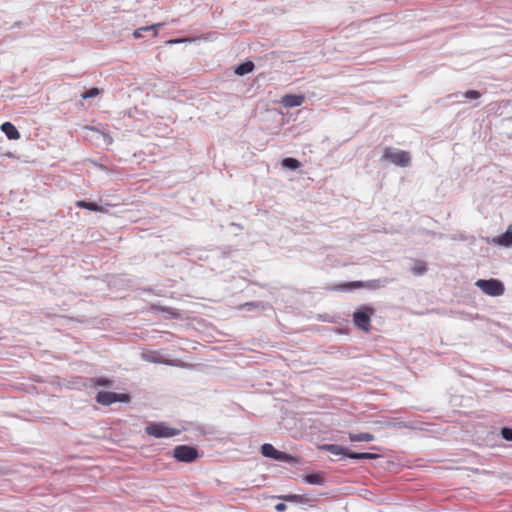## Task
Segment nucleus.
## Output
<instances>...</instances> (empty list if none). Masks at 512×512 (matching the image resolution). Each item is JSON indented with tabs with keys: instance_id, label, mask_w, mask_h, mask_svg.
<instances>
[{
	"instance_id": "23",
	"label": "nucleus",
	"mask_w": 512,
	"mask_h": 512,
	"mask_svg": "<svg viewBox=\"0 0 512 512\" xmlns=\"http://www.w3.org/2000/svg\"><path fill=\"white\" fill-rule=\"evenodd\" d=\"M277 498L283 500V501H287V502H299L302 498L301 495H297V494H286V495H281V496H277Z\"/></svg>"
},
{
	"instance_id": "29",
	"label": "nucleus",
	"mask_w": 512,
	"mask_h": 512,
	"mask_svg": "<svg viewBox=\"0 0 512 512\" xmlns=\"http://www.w3.org/2000/svg\"><path fill=\"white\" fill-rule=\"evenodd\" d=\"M147 360L154 363L158 362V360L155 358H147Z\"/></svg>"
},
{
	"instance_id": "19",
	"label": "nucleus",
	"mask_w": 512,
	"mask_h": 512,
	"mask_svg": "<svg viewBox=\"0 0 512 512\" xmlns=\"http://www.w3.org/2000/svg\"><path fill=\"white\" fill-rule=\"evenodd\" d=\"M276 461L285 462V463H288L290 465H297V464L300 463L299 457L293 456L291 454H288V453L282 452V451L279 452Z\"/></svg>"
},
{
	"instance_id": "17",
	"label": "nucleus",
	"mask_w": 512,
	"mask_h": 512,
	"mask_svg": "<svg viewBox=\"0 0 512 512\" xmlns=\"http://www.w3.org/2000/svg\"><path fill=\"white\" fill-rule=\"evenodd\" d=\"M349 439L351 442H370L375 439L371 433H349Z\"/></svg>"
},
{
	"instance_id": "7",
	"label": "nucleus",
	"mask_w": 512,
	"mask_h": 512,
	"mask_svg": "<svg viewBox=\"0 0 512 512\" xmlns=\"http://www.w3.org/2000/svg\"><path fill=\"white\" fill-rule=\"evenodd\" d=\"M305 97L303 95L288 94L282 98V104L285 107L293 108L303 104Z\"/></svg>"
},
{
	"instance_id": "14",
	"label": "nucleus",
	"mask_w": 512,
	"mask_h": 512,
	"mask_svg": "<svg viewBox=\"0 0 512 512\" xmlns=\"http://www.w3.org/2000/svg\"><path fill=\"white\" fill-rule=\"evenodd\" d=\"M279 452L272 444L265 443L261 446V454L266 458L276 460Z\"/></svg>"
},
{
	"instance_id": "8",
	"label": "nucleus",
	"mask_w": 512,
	"mask_h": 512,
	"mask_svg": "<svg viewBox=\"0 0 512 512\" xmlns=\"http://www.w3.org/2000/svg\"><path fill=\"white\" fill-rule=\"evenodd\" d=\"M494 244L511 247L512 246V224L508 226V229L505 233L495 237L492 239Z\"/></svg>"
},
{
	"instance_id": "12",
	"label": "nucleus",
	"mask_w": 512,
	"mask_h": 512,
	"mask_svg": "<svg viewBox=\"0 0 512 512\" xmlns=\"http://www.w3.org/2000/svg\"><path fill=\"white\" fill-rule=\"evenodd\" d=\"M304 481L310 485H323L325 483V478L323 473L315 472L305 475Z\"/></svg>"
},
{
	"instance_id": "13",
	"label": "nucleus",
	"mask_w": 512,
	"mask_h": 512,
	"mask_svg": "<svg viewBox=\"0 0 512 512\" xmlns=\"http://www.w3.org/2000/svg\"><path fill=\"white\" fill-rule=\"evenodd\" d=\"M255 68V65L252 61L250 60H247L239 65H237L235 67V74L239 75V76H244L248 73H251Z\"/></svg>"
},
{
	"instance_id": "27",
	"label": "nucleus",
	"mask_w": 512,
	"mask_h": 512,
	"mask_svg": "<svg viewBox=\"0 0 512 512\" xmlns=\"http://www.w3.org/2000/svg\"><path fill=\"white\" fill-rule=\"evenodd\" d=\"M275 509L278 512H284L287 509V505L285 503L281 502V503H278L275 505Z\"/></svg>"
},
{
	"instance_id": "11",
	"label": "nucleus",
	"mask_w": 512,
	"mask_h": 512,
	"mask_svg": "<svg viewBox=\"0 0 512 512\" xmlns=\"http://www.w3.org/2000/svg\"><path fill=\"white\" fill-rule=\"evenodd\" d=\"M89 385L91 387H105V388H112L114 386V381L106 378V377H93L89 378Z\"/></svg>"
},
{
	"instance_id": "6",
	"label": "nucleus",
	"mask_w": 512,
	"mask_h": 512,
	"mask_svg": "<svg viewBox=\"0 0 512 512\" xmlns=\"http://www.w3.org/2000/svg\"><path fill=\"white\" fill-rule=\"evenodd\" d=\"M373 312L374 310L372 308L366 306L357 309L353 314L354 324L358 328L364 331H368L371 315L373 314Z\"/></svg>"
},
{
	"instance_id": "9",
	"label": "nucleus",
	"mask_w": 512,
	"mask_h": 512,
	"mask_svg": "<svg viewBox=\"0 0 512 512\" xmlns=\"http://www.w3.org/2000/svg\"><path fill=\"white\" fill-rule=\"evenodd\" d=\"M320 449L325 450L332 455H343L348 458L349 449L337 444H323Z\"/></svg>"
},
{
	"instance_id": "22",
	"label": "nucleus",
	"mask_w": 512,
	"mask_h": 512,
	"mask_svg": "<svg viewBox=\"0 0 512 512\" xmlns=\"http://www.w3.org/2000/svg\"><path fill=\"white\" fill-rule=\"evenodd\" d=\"M361 287H364V283L361 281L347 282L341 286V288L346 291H351Z\"/></svg>"
},
{
	"instance_id": "24",
	"label": "nucleus",
	"mask_w": 512,
	"mask_h": 512,
	"mask_svg": "<svg viewBox=\"0 0 512 512\" xmlns=\"http://www.w3.org/2000/svg\"><path fill=\"white\" fill-rule=\"evenodd\" d=\"M500 434L503 439L506 441H512V428L511 427H503L500 430Z\"/></svg>"
},
{
	"instance_id": "1",
	"label": "nucleus",
	"mask_w": 512,
	"mask_h": 512,
	"mask_svg": "<svg viewBox=\"0 0 512 512\" xmlns=\"http://www.w3.org/2000/svg\"><path fill=\"white\" fill-rule=\"evenodd\" d=\"M381 160H388L400 167H409L411 165L410 153L393 147H386L383 150Z\"/></svg>"
},
{
	"instance_id": "16",
	"label": "nucleus",
	"mask_w": 512,
	"mask_h": 512,
	"mask_svg": "<svg viewBox=\"0 0 512 512\" xmlns=\"http://www.w3.org/2000/svg\"><path fill=\"white\" fill-rule=\"evenodd\" d=\"M163 24L162 23H158V24H153V25H150V26H145V27H141V28H138L134 31V37L135 38H141L143 37V33L144 32H148V31H153L152 33V37H155L157 35V29L159 27H162Z\"/></svg>"
},
{
	"instance_id": "4",
	"label": "nucleus",
	"mask_w": 512,
	"mask_h": 512,
	"mask_svg": "<svg viewBox=\"0 0 512 512\" xmlns=\"http://www.w3.org/2000/svg\"><path fill=\"white\" fill-rule=\"evenodd\" d=\"M476 286L489 296H500L504 293V285L497 279H479Z\"/></svg>"
},
{
	"instance_id": "18",
	"label": "nucleus",
	"mask_w": 512,
	"mask_h": 512,
	"mask_svg": "<svg viewBox=\"0 0 512 512\" xmlns=\"http://www.w3.org/2000/svg\"><path fill=\"white\" fill-rule=\"evenodd\" d=\"M76 206L79 208L87 209L94 212H103L104 209L102 206L98 205L95 202H88L85 200H80L76 202Z\"/></svg>"
},
{
	"instance_id": "10",
	"label": "nucleus",
	"mask_w": 512,
	"mask_h": 512,
	"mask_svg": "<svg viewBox=\"0 0 512 512\" xmlns=\"http://www.w3.org/2000/svg\"><path fill=\"white\" fill-rule=\"evenodd\" d=\"M1 131L10 140H17L20 138V133L17 128L11 122H4L1 125Z\"/></svg>"
},
{
	"instance_id": "28",
	"label": "nucleus",
	"mask_w": 512,
	"mask_h": 512,
	"mask_svg": "<svg viewBox=\"0 0 512 512\" xmlns=\"http://www.w3.org/2000/svg\"><path fill=\"white\" fill-rule=\"evenodd\" d=\"M255 306H256V304H255V303H253V302H249V303H246V304L244 305V307H248L249 309H250V308H252V307H255Z\"/></svg>"
},
{
	"instance_id": "20",
	"label": "nucleus",
	"mask_w": 512,
	"mask_h": 512,
	"mask_svg": "<svg viewBox=\"0 0 512 512\" xmlns=\"http://www.w3.org/2000/svg\"><path fill=\"white\" fill-rule=\"evenodd\" d=\"M410 271L415 276L423 275L427 271L426 263L424 261H422V260H416L415 263H414V266L411 267Z\"/></svg>"
},
{
	"instance_id": "21",
	"label": "nucleus",
	"mask_w": 512,
	"mask_h": 512,
	"mask_svg": "<svg viewBox=\"0 0 512 512\" xmlns=\"http://www.w3.org/2000/svg\"><path fill=\"white\" fill-rule=\"evenodd\" d=\"M282 166L289 170H296L301 166V163L296 158L287 157L282 160Z\"/></svg>"
},
{
	"instance_id": "3",
	"label": "nucleus",
	"mask_w": 512,
	"mask_h": 512,
	"mask_svg": "<svg viewBox=\"0 0 512 512\" xmlns=\"http://www.w3.org/2000/svg\"><path fill=\"white\" fill-rule=\"evenodd\" d=\"M97 403L102 406H109L116 402L129 403L131 397L126 393H116L110 391H99L95 397Z\"/></svg>"
},
{
	"instance_id": "26",
	"label": "nucleus",
	"mask_w": 512,
	"mask_h": 512,
	"mask_svg": "<svg viewBox=\"0 0 512 512\" xmlns=\"http://www.w3.org/2000/svg\"><path fill=\"white\" fill-rule=\"evenodd\" d=\"M462 95L467 99H478L481 96L480 92L476 90H468Z\"/></svg>"
},
{
	"instance_id": "30",
	"label": "nucleus",
	"mask_w": 512,
	"mask_h": 512,
	"mask_svg": "<svg viewBox=\"0 0 512 512\" xmlns=\"http://www.w3.org/2000/svg\"><path fill=\"white\" fill-rule=\"evenodd\" d=\"M171 43H178L180 42L179 40H174V41H170Z\"/></svg>"
},
{
	"instance_id": "2",
	"label": "nucleus",
	"mask_w": 512,
	"mask_h": 512,
	"mask_svg": "<svg viewBox=\"0 0 512 512\" xmlns=\"http://www.w3.org/2000/svg\"><path fill=\"white\" fill-rule=\"evenodd\" d=\"M145 432L155 438H169L180 434V430L167 426L164 422H151L145 427Z\"/></svg>"
},
{
	"instance_id": "25",
	"label": "nucleus",
	"mask_w": 512,
	"mask_h": 512,
	"mask_svg": "<svg viewBox=\"0 0 512 512\" xmlns=\"http://www.w3.org/2000/svg\"><path fill=\"white\" fill-rule=\"evenodd\" d=\"M99 94V89L98 88H90L89 90L85 91L83 94H82V98L83 99H88V98H92V97H95Z\"/></svg>"
},
{
	"instance_id": "5",
	"label": "nucleus",
	"mask_w": 512,
	"mask_h": 512,
	"mask_svg": "<svg viewBox=\"0 0 512 512\" xmlns=\"http://www.w3.org/2000/svg\"><path fill=\"white\" fill-rule=\"evenodd\" d=\"M173 456L179 462L191 463L199 457V453L195 447L178 445L173 450Z\"/></svg>"
},
{
	"instance_id": "15",
	"label": "nucleus",
	"mask_w": 512,
	"mask_h": 512,
	"mask_svg": "<svg viewBox=\"0 0 512 512\" xmlns=\"http://www.w3.org/2000/svg\"><path fill=\"white\" fill-rule=\"evenodd\" d=\"M379 455L370 452H354L349 450L348 458L353 460H371L378 458Z\"/></svg>"
}]
</instances>
